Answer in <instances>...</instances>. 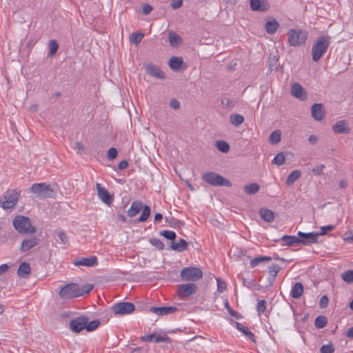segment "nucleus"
<instances>
[{
	"mask_svg": "<svg viewBox=\"0 0 353 353\" xmlns=\"http://www.w3.org/2000/svg\"><path fill=\"white\" fill-rule=\"evenodd\" d=\"M170 106L174 110H178L180 108V103L176 99H172L170 101Z\"/></svg>",
	"mask_w": 353,
	"mask_h": 353,
	"instance_id": "69168bd1",
	"label": "nucleus"
},
{
	"mask_svg": "<svg viewBox=\"0 0 353 353\" xmlns=\"http://www.w3.org/2000/svg\"><path fill=\"white\" fill-rule=\"evenodd\" d=\"M291 94L301 101H305L307 98V92L299 83H294L292 84Z\"/></svg>",
	"mask_w": 353,
	"mask_h": 353,
	"instance_id": "ddd939ff",
	"label": "nucleus"
},
{
	"mask_svg": "<svg viewBox=\"0 0 353 353\" xmlns=\"http://www.w3.org/2000/svg\"><path fill=\"white\" fill-rule=\"evenodd\" d=\"M327 323V319L325 316L321 315L318 316L314 321L316 327L321 329L324 327Z\"/></svg>",
	"mask_w": 353,
	"mask_h": 353,
	"instance_id": "ea45409f",
	"label": "nucleus"
},
{
	"mask_svg": "<svg viewBox=\"0 0 353 353\" xmlns=\"http://www.w3.org/2000/svg\"><path fill=\"white\" fill-rule=\"evenodd\" d=\"M288 42L291 46H298L305 43L307 39V32L298 30H290L288 33Z\"/></svg>",
	"mask_w": 353,
	"mask_h": 353,
	"instance_id": "0eeeda50",
	"label": "nucleus"
},
{
	"mask_svg": "<svg viewBox=\"0 0 353 353\" xmlns=\"http://www.w3.org/2000/svg\"><path fill=\"white\" fill-rule=\"evenodd\" d=\"M279 28V23L275 19L267 21L265 29L268 33L274 34Z\"/></svg>",
	"mask_w": 353,
	"mask_h": 353,
	"instance_id": "f704fd0d",
	"label": "nucleus"
},
{
	"mask_svg": "<svg viewBox=\"0 0 353 353\" xmlns=\"http://www.w3.org/2000/svg\"><path fill=\"white\" fill-rule=\"evenodd\" d=\"M250 8L254 12H265L270 8L268 0H250Z\"/></svg>",
	"mask_w": 353,
	"mask_h": 353,
	"instance_id": "dca6fc26",
	"label": "nucleus"
},
{
	"mask_svg": "<svg viewBox=\"0 0 353 353\" xmlns=\"http://www.w3.org/2000/svg\"><path fill=\"white\" fill-rule=\"evenodd\" d=\"M235 324L236 327L238 330L242 332L244 334V335H245L254 343L256 342L254 334L252 332H250L248 327H246L242 323L239 322H236Z\"/></svg>",
	"mask_w": 353,
	"mask_h": 353,
	"instance_id": "c756f323",
	"label": "nucleus"
},
{
	"mask_svg": "<svg viewBox=\"0 0 353 353\" xmlns=\"http://www.w3.org/2000/svg\"><path fill=\"white\" fill-rule=\"evenodd\" d=\"M75 148L77 149V152L78 154H81L83 152V151L84 150L83 145L79 141L76 142Z\"/></svg>",
	"mask_w": 353,
	"mask_h": 353,
	"instance_id": "774afa93",
	"label": "nucleus"
},
{
	"mask_svg": "<svg viewBox=\"0 0 353 353\" xmlns=\"http://www.w3.org/2000/svg\"><path fill=\"white\" fill-rule=\"evenodd\" d=\"M143 208V203L141 201H135L132 202L130 208L128 209L127 213L128 216L134 217Z\"/></svg>",
	"mask_w": 353,
	"mask_h": 353,
	"instance_id": "393cba45",
	"label": "nucleus"
},
{
	"mask_svg": "<svg viewBox=\"0 0 353 353\" xmlns=\"http://www.w3.org/2000/svg\"><path fill=\"white\" fill-rule=\"evenodd\" d=\"M259 215L261 218L268 223H272L274 220V214L273 211L266 209L262 208L259 210Z\"/></svg>",
	"mask_w": 353,
	"mask_h": 353,
	"instance_id": "a878e982",
	"label": "nucleus"
},
{
	"mask_svg": "<svg viewBox=\"0 0 353 353\" xmlns=\"http://www.w3.org/2000/svg\"><path fill=\"white\" fill-rule=\"evenodd\" d=\"M343 280L347 283H353V270H349L342 274Z\"/></svg>",
	"mask_w": 353,
	"mask_h": 353,
	"instance_id": "49530a36",
	"label": "nucleus"
},
{
	"mask_svg": "<svg viewBox=\"0 0 353 353\" xmlns=\"http://www.w3.org/2000/svg\"><path fill=\"white\" fill-rule=\"evenodd\" d=\"M39 239L35 236L24 239L21 243L20 249L22 252H26L32 248L33 247L37 245L39 243Z\"/></svg>",
	"mask_w": 353,
	"mask_h": 353,
	"instance_id": "5701e85b",
	"label": "nucleus"
},
{
	"mask_svg": "<svg viewBox=\"0 0 353 353\" xmlns=\"http://www.w3.org/2000/svg\"><path fill=\"white\" fill-rule=\"evenodd\" d=\"M160 234L165 239L171 241H174L176 236L174 232L170 230H163L160 232Z\"/></svg>",
	"mask_w": 353,
	"mask_h": 353,
	"instance_id": "8fccbe9b",
	"label": "nucleus"
},
{
	"mask_svg": "<svg viewBox=\"0 0 353 353\" xmlns=\"http://www.w3.org/2000/svg\"><path fill=\"white\" fill-rule=\"evenodd\" d=\"M279 57L276 55H270L268 60V67L270 71L278 70Z\"/></svg>",
	"mask_w": 353,
	"mask_h": 353,
	"instance_id": "c9c22d12",
	"label": "nucleus"
},
{
	"mask_svg": "<svg viewBox=\"0 0 353 353\" xmlns=\"http://www.w3.org/2000/svg\"><path fill=\"white\" fill-rule=\"evenodd\" d=\"M94 288L93 284H86L81 287L79 286V293L81 294V296L84 294H88L91 292Z\"/></svg>",
	"mask_w": 353,
	"mask_h": 353,
	"instance_id": "de8ad7c7",
	"label": "nucleus"
},
{
	"mask_svg": "<svg viewBox=\"0 0 353 353\" xmlns=\"http://www.w3.org/2000/svg\"><path fill=\"white\" fill-rule=\"evenodd\" d=\"M285 162V156L283 152H279L277 154L273 160L272 161V164H275L277 165H282Z\"/></svg>",
	"mask_w": 353,
	"mask_h": 353,
	"instance_id": "37998d69",
	"label": "nucleus"
},
{
	"mask_svg": "<svg viewBox=\"0 0 353 353\" xmlns=\"http://www.w3.org/2000/svg\"><path fill=\"white\" fill-rule=\"evenodd\" d=\"M202 270L197 267H187L181 270L180 276L183 281H196L203 278Z\"/></svg>",
	"mask_w": 353,
	"mask_h": 353,
	"instance_id": "39448f33",
	"label": "nucleus"
},
{
	"mask_svg": "<svg viewBox=\"0 0 353 353\" xmlns=\"http://www.w3.org/2000/svg\"><path fill=\"white\" fill-rule=\"evenodd\" d=\"M170 248L177 252H182L188 249V243L185 240L180 239L178 242H172Z\"/></svg>",
	"mask_w": 353,
	"mask_h": 353,
	"instance_id": "cd10ccee",
	"label": "nucleus"
},
{
	"mask_svg": "<svg viewBox=\"0 0 353 353\" xmlns=\"http://www.w3.org/2000/svg\"><path fill=\"white\" fill-rule=\"evenodd\" d=\"M31 273V268L28 262H22L17 270V275L23 279H28Z\"/></svg>",
	"mask_w": 353,
	"mask_h": 353,
	"instance_id": "b1692460",
	"label": "nucleus"
},
{
	"mask_svg": "<svg viewBox=\"0 0 353 353\" xmlns=\"http://www.w3.org/2000/svg\"><path fill=\"white\" fill-rule=\"evenodd\" d=\"M14 229L20 234H34L37 232L34 226L32 225L30 219L27 216H17L12 221Z\"/></svg>",
	"mask_w": 353,
	"mask_h": 353,
	"instance_id": "f03ea898",
	"label": "nucleus"
},
{
	"mask_svg": "<svg viewBox=\"0 0 353 353\" xmlns=\"http://www.w3.org/2000/svg\"><path fill=\"white\" fill-rule=\"evenodd\" d=\"M141 210H142V213H141V216H139L138 221L144 222L149 218V216L150 215V208L147 205H143V208Z\"/></svg>",
	"mask_w": 353,
	"mask_h": 353,
	"instance_id": "58836bf2",
	"label": "nucleus"
},
{
	"mask_svg": "<svg viewBox=\"0 0 353 353\" xmlns=\"http://www.w3.org/2000/svg\"><path fill=\"white\" fill-rule=\"evenodd\" d=\"M89 321V318L86 316H80L70 321V329L75 333H79L83 329H85L86 324Z\"/></svg>",
	"mask_w": 353,
	"mask_h": 353,
	"instance_id": "9b49d317",
	"label": "nucleus"
},
{
	"mask_svg": "<svg viewBox=\"0 0 353 353\" xmlns=\"http://www.w3.org/2000/svg\"><path fill=\"white\" fill-rule=\"evenodd\" d=\"M100 324V322L99 320H94L90 321V323H88L86 324L85 330L88 332H92L94 331L95 329H97Z\"/></svg>",
	"mask_w": 353,
	"mask_h": 353,
	"instance_id": "3c124183",
	"label": "nucleus"
},
{
	"mask_svg": "<svg viewBox=\"0 0 353 353\" xmlns=\"http://www.w3.org/2000/svg\"><path fill=\"white\" fill-rule=\"evenodd\" d=\"M279 241H281L283 242L282 244L283 246H298L301 245L302 241L298 236H290V235H283L281 237ZM278 241V240H276Z\"/></svg>",
	"mask_w": 353,
	"mask_h": 353,
	"instance_id": "4be33fe9",
	"label": "nucleus"
},
{
	"mask_svg": "<svg viewBox=\"0 0 353 353\" xmlns=\"http://www.w3.org/2000/svg\"><path fill=\"white\" fill-rule=\"evenodd\" d=\"M49 48L48 56L52 57L57 53L59 49V44L55 40H50L49 41Z\"/></svg>",
	"mask_w": 353,
	"mask_h": 353,
	"instance_id": "a18cd8bd",
	"label": "nucleus"
},
{
	"mask_svg": "<svg viewBox=\"0 0 353 353\" xmlns=\"http://www.w3.org/2000/svg\"><path fill=\"white\" fill-rule=\"evenodd\" d=\"M298 237L302 242L301 245H310L317 242L318 234L316 232L305 233L299 231L297 234Z\"/></svg>",
	"mask_w": 353,
	"mask_h": 353,
	"instance_id": "4468645a",
	"label": "nucleus"
},
{
	"mask_svg": "<svg viewBox=\"0 0 353 353\" xmlns=\"http://www.w3.org/2000/svg\"><path fill=\"white\" fill-rule=\"evenodd\" d=\"M145 69L148 74L154 77L159 79H164L165 78L163 72L161 70V69L152 63L145 65Z\"/></svg>",
	"mask_w": 353,
	"mask_h": 353,
	"instance_id": "412c9836",
	"label": "nucleus"
},
{
	"mask_svg": "<svg viewBox=\"0 0 353 353\" xmlns=\"http://www.w3.org/2000/svg\"><path fill=\"white\" fill-rule=\"evenodd\" d=\"M118 152L115 148H110L108 151V158L110 160L114 159L117 157Z\"/></svg>",
	"mask_w": 353,
	"mask_h": 353,
	"instance_id": "13d9d810",
	"label": "nucleus"
},
{
	"mask_svg": "<svg viewBox=\"0 0 353 353\" xmlns=\"http://www.w3.org/2000/svg\"><path fill=\"white\" fill-rule=\"evenodd\" d=\"M225 306L230 316L235 317L237 319H239L241 318V315L239 312L233 310L231 308V307L229 305V303L228 301H226L225 303Z\"/></svg>",
	"mask_w": 353,
	"mask_h": 353,
	"instance_id": "864d4df0",
	"label": "nucleus"
},
{
	"mask_svg": "<svg viewBox=\"0 0 353 353\" xmlns=\"http://www.w3.org/2000/svg\"><path fill=\"white\" fill-rule=\"evenodd\" d=\"M267 307V301L265 300H261L258 302L256 305V310L259 314L263 313Z\"/></svg>",
	"mask_w": 353,
	"mask_h": 353,
	"instance_id": "5fc2aeb1",
	"label": "nucleus"
},
{
	"mask_svg": "<svg viewBox=\"0 0 353 353\" xmlns=\"http://www.w3.org/2000/svg\"><path fill=\"white\" fill-rule=\"evenodd\" d=\"M329 303V299L327 295H324L321 298L319 301V307L321 308H325L327 306Z\"/></svg>",
	"mask_w": 353,
	"mask_h": 353,
	"instance_id": "bf43d9fd",
	"label": "nucleus"
},
{
	"mask_svg": "<svg viewBox=\"0 0 353 353\" xmlns=\"http://www.w3.org/2000/svg\"><path fill=\"white\" fill-rule=\"evenodd\" d=\"M311 114L314 120L321 121L325 116V110L323 104L314 103L311 108Z\"/></svg>",
	"mask_w": 353,
	"mask_h": 353,
	"instance_id": "aec40b11",
	"label": "nucleus"
},
{
	"mask_svg": "<svg viewBox=\"0 0 353 353\" xmlns=\"http://www.w3.org/2000/svg\"><path fill=\"white\" fill-rule=\"evenodd\" d=\"M30 190L37 197L41 199L54 198L57 194L54 185L45 183H34Z\"/></svg>",
	"mask_w": 353,
	"mask_h": 353,
	"instance_id": "f257e3e1",
	"label": "nucleus"
},
{
	"mask_svg": "<svg viewBox=\"0 0 353 353\" xmlns=\"http://www.w3.org/2000/svg\"><path fill=\"white\" fill-rule=\"evenodd\" d=\"M169 42L171 46L177 47L181 42V37L174 32H169Z\"/></svg>",
	"mask_w": 353,
	"mask_h": 353,
	"instance_id": "72a5a7b5",
	"label": "nucleus"
},
{
	"mask_svg": "<svg viewBox=\"0 0 353 353\" xmlns=\"http://www.w3.org/2000/svg\"><path fill=\"white\" fill-rule=\"evenodd\" d=\"M143 37V33H133L130 37V40L135 45H138L141 41Z\"/></svg>",
	"mask_w": 353,
	"mask_h": 353,
	"instance_id": "09e8293b",
	"label": "nucleus"
},
{
	"mask_svg": "<svg viewBox=\"0 0 353 353\" xmlns=\"http://www.w3.org/2000/svg\"><path fill=\"white\" fill-rule=\"evenodd\" d=\"M329 43L325 37H319L316 43L312 47V59L314 61H319L323 54L326 51Z\"/></svg>",
	"mask_w": 353,
	"mask_h": 353,
	"instance_id": "6e6552de",
	"label": "nucleus"
},
{
	"mask_svg": "<svg viewBox=\"0 0 353 353\" xmlns=\"http://www.w3.org/2000/svg\"><path fill=\"white\" fill-rule=\"evenodd\" d=\"M19 197L20 191L8 190L0 199V205L6 210L12 208L17 204Z\"/></svg>",
	"mask_w": 353,
	"mask_h": 353,
	"instance_id": "7ed1b4c3",
	"label": "nucleus"
},
{
	"mask_svg": "<svg viewBox=\"0 0 353 353\" xmlns=\"http://www.w3.org/2000/svg\"><path fill=\"white\" fill-rule=\"evenodd\" d=\"M332 131L336 134H347L350 132V128L347 121L341 120L332 125Z\"/></svg>",
	"mask_w": 353,
	"mask_h": 353,
	"instance_id": "a211bd4d",
	"label": "nucleus"
},
{
	"mask_svg": "<svg viewBox=\"0 0 353 353\" xmlns=\"http://www.w3.org/2000/svg\"><path fill=\"white\" fill-rule=\"evenodd\" d=\"M183 63L181 57H172L169 61V66L174 71H179Z\"/></svg>",
	"mask_w": 353,
	"mask_h": 353,
	"instance_id": "bb28decb",
	"label": "nucleus"
},
{
	"mask_svg": "<svg viewBox=\"0 0 353 353\" xmlns=\"http://www.w3.org/2000/svg\"><path fill=\"white\" fill-rule=\"evenodd\" d=\"M152 9L153 8L152 6L148 3H145L142 7V12L144 15H148L152 12Z\"/></svg>",
	"mask_w": 353,
	"mask_h": 353,
	"instance_id": "052dcab7",
	"label": "nucleus"
},
{
	"mask_svg": "<svg viewBox=\"0 0 353 353\" xmlns=\"http://www.w3.org/2000/svg\"><path fill=\"white\" fill-rule=\"evenodd\" d=\"M197 289V285L194 283L179 285L177 290L178 296L180 299H185L194 294Z\"/></svg>",
	"mask_w": 353,
	"mask_h": 353,
	"instance_id": "9d476101",
	"label": "nucleus"
},
{
	"mask_svg": "<svg viewBox=\"0 0 353 353\" xmlns=\"http://www.w3.org/2000/svg\"><path fill=\"white\" fill-rule=\"evenodd\" d=\"M343 239L346 241H352L353 240V230L346 232L343 234Z\"/></svg>",
	"mask_w": 353,
	"mask_h": 353,
	"instance_id": "0e129e2a",
	"label": "nucleus"
},
{
	"mask_svg": "<svg viewBox=\"0 0 353 353\" xmlns=\"http://www.w3.org/2000/svg\"><path fill=\"white\" fill-rule=\"evenodd\" d=\"M216 283H217V290L219 292H223L226 289V283L224 281L221 280L220 278H216Z\"/></svg>",
	"mask_w": 353,
	"mask_h": 353,
	"instance_id": "4d7b16f0",
	"label": "nucleus"
},
{
	"mask_svg": "<svg viewBox=\"0 0 353 353\" xmlns=\"http://www.w3.org/2000/svg\"><path fill=\"white\" fill-rule=\"evenodd\" d=\"M303 292V286L302 283H296L291 290L290 295L294 299H299Z\"/></svg>",
	"mask_w": 353,
	"mask_h": 353,
	"instance_id": "c85d7f7f",
	"label": "nucleus"
},
{
	"mask_svg": "<svg viewBox=\"0 0 353 353\" xmlns=\"http://www.w3.org/2000/svg\"><path fill=\"white\" fill-rule=\"evenodd\" d=\"M215 145L216 148L221 152L227 153L230 150V145L225 141H216Z\"/></svg>",
	"mask_w": 353,
	"mask_h": 353,
	"instance_id": "a19ab883",
	"label": "nucleus"
},
{
	"mask_svg": "<svg viewBox=\"0 0 353 353\" xmlns=\"http://www.w3.org/2000/svg\"><path fill=\"white\" fill-rule=\"evenodd\" d=\"M165 221L170 227L173 228H181L184 225L182 221L173 216H165Z\"/></svg>",
	"mask_w": 353,
	"mask_h": 353,
	"instance_id": "7c9ffc66",
	"label": "nucleus"
},
{
	"mask_svg": "<svg viewBox=\"0 0 353 353\" xmlns=\"http://www.w3.org/2000/svg\"><path fill=\"white\" fill-rule=\"evenodd\" d=\"M243 190L247 194L252 195L257 193L259 191L260 186L256 183H252L245 185Z\"/></svg>",
	"mask_w": 353,
	"mask_h": 353,
	"instance_id": "473e14b6",
	"label": "nucleus"
},
{
	"mask_svg": "<svg viewBox=\"0 0 353 353\" xmlns=\"http://www.w3.org/2000/svg\"><path fill=\"white\" fill-rule=\"evenodd\" d=\"M55 232L62 243L65 244L68 242V238L63 231L57 230Z\"/></svg>",
	"mask_w": 353,
	"mask_h": 353,
	"instance_id": "6e6d98bb",
	"label": "nucleus"
},
{
	"mask_svg": "<svg viewBox=\"0 0 353 353\" xmlns=\"http://www.w3.org/2000/svg\"><path fill=\"white\" fill-rule=\"evenodd\" d=\"M281 134L279 130L273 131L270 135L269 141L273 145L279 143L281 141Z\"/></svg>",
	"mask_w": 353,
	"mask_h": 353,
	"instance_id": "79ce46f5",
	"label": "nucleus"
},
{
	"mask_svg": "<svg viewBox=\"0 0 353 353\" xmlns=\"http://www.w3.org/2000/svg\"><path fill=\"white\" fill-rule=\"evenodd\" d=\"M324 168L325 165L323 164L316 165L312 168V172L316 175L321 174Z\"/></svg>",
	"mask_w": 353,
	"mask_h": 353,
	"instance_id": "680f3d73",
	"label": "nucleus"
},
{
	"mask_svg": "<svg viewBox=\"0 0 353 353\" xmlns=\"http://www.w3.org/2000/svg\"><path fill=\"white\" fill-rule=\"evenodd\" d=\"M202 179L212 186H232V183L228 179L213 172L204 174L202 176Z\"/></svg>",
	"mask_w": 353,
	"mask_h": 353,
	"instance_id": "20e7f679",
	"label": "nucleus"
},
{
	"mask_svg": "<svg viewBox=\"0 0 353 353\" xmlns=\"http://www.w3.org/2000/svg\"><path fill=\"white\" fill-rule=\"evenodd\" d=\"M321 353H331V343L327 345H323L320 349Z\"/></svg>",
	"mask_w": 353,
	"mask_h": 353,
	"instance_id": "338daca9",
	"label": "nucleus"
},
{
	"mask_svg": "<svg viewBox=\"0 0 353 353\" xmlns=\"http://www.w3.org/2000/svg\"><path fill=\"white\" fill-rule=\"evenodd\" d=\"M244 121V117L239 114H232L230 117V122L235 125L239 126L242 124Z\"/></svg>",
	"mask_w": 353,
	"mask_h": 353,
	"instance_id": "e433bc0d",
	"label": "nucleus"
},
{
	"mask_svg": "<svg viewBox=\"0 0 353 353\" xmlns=\"http://www.w3.org/2000/svg\"><path fill=\"white\" fill-rule=\"evenodd\" d=\"M59 296L63 300H68L81 296L79 285L74 283H70L65 285L60 290Z\"/></svg>",
	"mask_w": 353,
	"mask_h": 353,
	"instance_id": "423d86ee",
	"label": "nucleus"
},
{
	"mask_svg": "<svg viewBox=\"0 0 353 353\" xmlns=\"http://www.w3.org/2000/svg\"><path fill=\"white\" fill-rule=\"evenodd\" d=\"M281 268L276 264H272L271 266L269 267V273L270 274V280L271 281H273L275 279V277L277 276L278 272L280 271Z\"/></svg>",
	"mask_w": 353,
	"mask_h": 353,
	"instance_id": "c03bdc74",
	"label": "nucleus"
},
{
	"mask_svg": "<svg viewBox=\"0 0 353 353\" xmlns=\"http://www.w3.org/2000/svg\"><path fill=\"white\" fill-rule=\"evenodd\" d=\"M183 5V0H172L171 2V7L173 9L180 8Z\"/></svg>",
	"mask_w": 353,
	"mask_h": 353,
	"instance_id": "e2e57ef3",
	"label": "nucleus"
},
{
	"mask_svg": "<svg viewBox=\"0 0 353 353\" xmlns=\"http://www.w3.org/2000/svg\"><path fill=\"white\" fill-rule=\"evenodd\" d=\"M150 242L152 245L155 246L159 250H162L164 248V244L159 239H151Z\"/></svg>",
	"mask_w": 353,
	"mask_h": 353,
	"instance_id": "603ef678",
	"label": "nucleus"
},
{
	"mask_svg": "<svg viewBox=\"0 0 353 353\" xmlns=\"http://www.w3.org/2000/svg\"><path fill=\"white\" fill-rule=\"evenodd\" d=\"M135 309L134 304L130 302H120L114 304L112 312L117 315H125L132 313Z\"/></svg>",
	"mask_w": 353,
	"mask_h": 353,
	"instance_id": "1a4fd4ad",
	"label": "nucleus"
},
{
	"mask_svg": "<svg viewBox=\"0 0 353 353\" xmlns=\"http://www.w3.org/2000/svg\"><path fill=\"white\" fill-rule=\"evenodd\" d=\"M272 260V257L270 256H260L258 257H255L252 259L250 262V266L252 268H254L256 265H258L260 263L264 262V261H270Z\"/></svg>",
	"mask_w": 353,
	"mask_h": 353,
	"instance_id": "4c0bfd02",
	"label": "nucleus"
},
{
	"mask_svg": "<svg viewBox=\"0 0 353 353\" xmlns=\"http://www.w3.org/2000/svg\"><path fill=\"white\" fill-rule=\"evenodd\" d=\"M96 188L99 198L104 203L110 206L112 203L113 196L109 194L108 191L105 188L101 187L100 183H97Z\"/></svg>",
	"mask_w": 353,
	"mask_h": 353,
	"instance_id": "2eb2a0df",
	"label": "nucleus"
},
{
	"mask_svg": "<svg viewBox=\"0 0 353 353\" xmlns=\"http://www.w3.org/2000/svg\"><path fill=\"white\" fill-rule=\"evenodd\" d=\"M141 341H145V342H154V343H160V342H164V343H171L172 340L170 337H168L166 334H157V333H152L150 334H147L141 336Z\"/></svg>",
	"mask_w": 353,
	"mask_h": 353,
	"instance_id": "f8f14e48",
	"label": "nucleus"
},
{
	"mask_svg": "<svg viewBox=\"0 0 353 353\" xmlns=\"http://www.w3.org/2000/svg\"><path fill=\"white\" fill-rule=\"evenodd\" d=\"M178 310L175 306L151 307L150 311L159 316H165L174 313Z\"/></svg>",
	"mask_w": 353,
	"mask_h": 353,
	"instance_id": "f3484780",
	"label": "nucleus"
},
{
	"mask_svg": "<svg viewBox=\"0 0 353 353\" xmlns=\"http://www.w3.org/2000/svg\"><path fill=\"white\" fill-rule=\"evenodd\" d=\"M72 263L75 266H86V267H94L98 264L97 258L95 256H92L90 258H80L75 259Z\"/></svg>",
	"mask_w": 353,
	"mask_h": 353,
	"instance_id": "6ab92c4d",
	"label": "nucleus"
},
{
	"mask_svg": "<svg viewBox=\"0 0 353 353\" xmlns=\"http://www.w3.org/2000/svg\"><path fill=\"white\" fill-rule=\"evenodd\" d=\"M301 176V172L299 170L292 171L288 176L286 180V184L288 185H292L296 180H298Z\"/></svg>",
	"mask_w": 353,
	"mask_h": 353,
	"instance_id": "2f4dec72",
	"label": "nucleus"
}]
</instances>
